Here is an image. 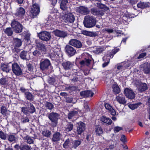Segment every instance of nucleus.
Listing matches in <instances>:
<instances>
[{
    "mask_svg": "<svg viewBox=\"0 0 150 150\" xmlns=\"http://www.w3.org/2000/svg\"><path fill=\"white\" fill-rule=\"evenodd\" d=\"M83 23L86 28H90L94 26L96 24V21L93 16L87 15L84 18Z\"/></svg>",
    "mask_w": 150,
    "mask_h": 150,
    "instance_id": "obj_1",
    "label": "nucleus"
},
{
    "mask_svg": "<svg viewBox=\"0 0 150 150\" xmlns=\"http://www.w3.org/2000/svg\"><path fill=\"white\" fill-rule=\"evenodd\" d=\"M40 12V7L37 4H33L30 11L29 15L31 18H34L38 15Z\"/></svg>",
    "mask_w": 150,
    "mask_h": 150,
    "instance_id": "obj_2",
    "label": "nucleus"
},
{
    "mask_svg": "<svg viewBox=\"0 0 150 150\" xmlns=\"http://www.w3.org/2000/svg\"><path fill=\"white\" fill-rule=\"evenodd\" d=\"M11 25L14 31L16 33H21L24 28L23 26L18 22L15 20L12 21Z\"/></svg>",
    "mask_w": 150,
    "mask_h": 150,
    "instance_id": "obj_3",
    "label": "nucleus"
},
{
    "mask_svg": "<svg viewBox=\"0 0 150 150\" xmlns=\"http://www.w3.org/2000/svg\"><path fill=\"white\" fill-rule=\"evenodd\" d=\"M59 116V114L58 113L52 112L48 114V117L49 119L52 123V125L56 126L58 123V120Z\"/></svg>",
    "mask_w": 150,
    "mask_h": 150,
    "instance_id": "obj_4",
    "label": "nucleus"
},
{
    "mask_svg": "<svg viewBox=\"0 0 150 150\" xmlns=\"http://www.w3.org/2000/svg\"><path fill=\"white\" fill-rule=\"evenodd\" d=\"M38 36L40 39L45 41L50 40L51 38L50 33L45 31L40 32L38 34Z\"/></svg>",
    "mask_w": 150,
    "mask_h": 150,
    "instance_id": "obj_5",
    "label": "nucleus"
},
{
    "mask_svg": "<svg viewBox=\"0 0 150 150\" xmlns=\"http://www.w3.org/2000/svg\"><path fill=\"white\" fill-rule=\"evenodd\" d=\"M51 65L50 60L47 59H42L40 63V68L42 71H46Z\"/></svg>",
    "mask_w": 150,
    "mask_h": 150,
    "instance_id": "obj_6",
    "label": "nucleus"
},
{
    "mask_svg": "<svg viewBox=\"0 0 150 150\" xmlns=\"http://www.w3.org/2000/svg\"><path fill=\"white\" fill-rule=\"evenodd\" d=\"M12 67V71L16 75L18 76L22 74V71L21 68L17 63H13Z\"/></svg>",
    "mask_w": 150,
    "mask_h": 150,
    "instance_id": "obj_7",
    "label": "nucleus"
},
{
    "mask_svg": "<svg viewBox=\"0 0 150 150\" xmlns=\"http://www.w3.org/2000/svg\"><path fill=\"white\" fill-rule=\"evenodd\" d=\"M65 50L67 54L70 57L74 55L76 53V50L69 45H66L65 48Z\"/></svg>",
    "mask_w": 150,
    "mask_h": 150,
    "instance_id": "obj_8",
    "label": "nucleus"
},
{
    "mask_svg": "<svg viewBox=\"0 0 150 150\" xmlns=\"http://www.w3.org/2000/svg\"><path fill=\"white\" fill-rule=\"evenodd\" d=\"M64 22L68 23H72L75 20L74 15L71 13H68L65 14L63 18Z\"/></svg>",
    "mask_w": 150,
    "mask_h": 150,
    "instance_id": "obj_9",
    "label": "nucleus"
},
{
    "mask_svg": "<svg viewBox=\"0 0 150 150\" xmlns=\"http://www.w3.org/2000/svg\"><path fill=\"white\" fill-rule=\"evenodd\" d=\"M76 9L77 12L83 15L88 14L90 12L88 8L83 6L77 7Z\"/></svg>",
    "mask_w": 150,
    "mask_h": 150,
    "instance_id": "obj_10",
    "label": "nucleus"
},
{
    "mask_svg": "<svg viewBox=\"0 0 150 150\" xmlns=\"http://www.w3.org/2000/svg\"><path fill=\"white\" fill-rule=\"evenodd\" d=\"M35 48L41 51L42 53H45L46 51V46L38 41H36Z\"/></svg>",
    "mask_w": 150,
    "mask_h": 150,
    "instance_id": "obj_11",
    "label": "nucleus"
},
{
    "mask_svg": "<svg viewBox=\"0 0 150 150\" xmlns=\"http://www.w3.org/2000/svg\"><path fill=\"white\" fill-rule=\"evenodd\" d=\"M69 44L77 48H81L82 46L81 43L80 41L74 39L70 40L69 42Z\"/></svg>",
    "mask_w": 150,
    "mask_h": 150,
    "instance_id": "obj_12",
    "label": "nucleus"
},
{
    "mask_svg": "<svg viewBox=\"0 0 150 150\" xmlns=\"http://www.w3.org/2000/svg\"><path fill=\"white\" fill-rule=\"evenodd\" d=\"M124 93L127 98L131 99H133L135 98V93L133 91L128 88L125 89L124 91Z\"/></svg>",
    "mask_w": 150,
    "mask_h": 150,
    "instance_id": "obj_13",
    "label": "nucleus"
},
{
    "mask_svg": "<svg viewBox=\"0 0 150 150\" xmlns=\"http://www.w3.org/2000/svg\"><path fill=\"white\" fill-rule=\"evenodd\" d=\"M140 69L146 74H150V65L146 62L141 65Z\"/></svg>",
    "mask_w": 150,
    "mask_h": 150,
    "instance_id": "obj_14",
    "label": "nucleus"
},
{
    "mask_svg": "<svg viewBox=\"0 0 150 150\" xmlns=\"http://www.w3.org/2000/svg\"><path fill=\"white\" fill-rule=\"evenodd\" d=\"M85 129V124L81 122H80L78 123V126L77 127L76 132L78 134H81Z\"/></svg>",
    "mask_w": 150,
    "mask_h": 150,
    "instance_id": "obj_15",
    "label": "nucleus"
},
{
    "mask_svg": "<svg viewBox=\"0 0 150 150\" xmlns=\"http://www.w3.org/2000/svg\"><path fill=\"white\" fill-rule=\"evenodd\" d=\"M115 99L120 104L124 105L126 103L127 100L123 94H120L116 97Z\"/></svg>",
    "mask_w": 150,
    "mask_h": 150,
    "instance_id": "obj_16",
    "label": "nucleus"
},
{
    "mask_svg": "<svg viewBox=\"0 0 150 150\" xmlns=\"http://www.w3.org/2000/svg\"><path fill=\"white\" fill-rule=\"evenodd\" d=\"M54 34L56 36L64 38L67 35V33L64 31L56 30L54 32Z\"/></svg>",
    "mask_w": 150,
    "mask_h": 150,
    "instance_id": "obj_17",
    "label": "nucleus"
},
{
    "mask_svg": "<svg viewBox=\"0 0 150 150\" xmlns=\"http://www.w3.org/2000/svg\"><path fill=\"white\" fill-rule=\"evenodd\" d=\"M25 10L24 8L20 7L17 9L16 15V16L22 18L25 15Z\"/></svg>",
    "mask_w": 150,
    "mask_h": 150,
    "instance_id": "obj_18",
    "label": "nucleus"
},
{
    "mask_svg": "<svg viewBox=\"0 0 150 150\" xmlns=\"http://www.w3.org/2000/svg\"><path fill=\"white\" fill-rule=\"evenodd\" d=\"M117 69L120 71H122L129 66L127 63H122L117 64Z\"/></svg>",
    "mask_w": 150,
    "mask_h": 150,
    "instance_id": "obj_19",
    "label": "nucleus"
},
{
    "mask_svg": "<svg viewBox=\"0 0 150 150\" xmlns=\"http://www.w3.org/2000/svg\"><path fill=\"white\" fill-rule=\"evenodd\" d=\"M28 107L29 113L32 114L35 112L36 110L35 109L33 104L30 102L27 101L24 103Z\"/></svg>",
    "mask_w": 150,
    "mask_h": 150,
    "instance_id": "obj_20",
    "label": "nucleus"
},
{
    "mask_svg": "<svg viewBox=\"0 0 150 150\" xmlns=\"http://www.w3.org/2000/svg\"><path fill=\"white\" fill-rule=\"evenodd\" d=\"M62 65L65 70L70 69L74 65V63L69 61L64 62L62 63Z\"/></svg>",
    "mask_w": 150,
    "mask_h": 150,
    "instance_id": "obj_21",
    "label": "nucleus"
},
{
    "mask_svg": "<svg viewBox=\"0 0 150 150\" xmlns=\"http://www.w3.org/2000/svg\"><path fill=\"white\" fill-rule=\"evenodd\" d=\"M93 94L94 93L90 91H83L80 93L81 96L84 97H87L90 96L92 97L93 96Z\"/></svg>",
    "mask_w": 150,
    "mask_h": 150,
    "instance_id": "obj_22",
    "label": "nucleus"
},
{
    "mask_svg": "<svg viewBox=\"0 0 150 150\" xmlns=\"http://www.w3.org/2000/svg\"><path fill=\"white\" fill-rule=\"evenodd\" d=\"M101 121L107 125H111L112 122V120L110 118L105 116H103L101 117Z\"/></svg>",
    "mask_w": 150,
    "mask_h": 150,
    "instance_id": "obj_23",
    "label": "nucleus"
},
{
    "mask_svg": "<svg viewBox=\"0 0 150 150\" xmlns=\"http://www.w3.org/2000/svg\"><path fill=\"white\" fill-rule=\"evenodd\" d=\"M61 134L59 132H57L54 134L52 138V141L54 142L59 141L61 137Z\"/></svg>",
    "mask_w": 150,
    "mask_h": 150,
    "instance_id": "obj_24",
    "label": "nucleus"
},
{
    "mask_svg": "<svg viewBox=\"0 0 150 150\" xmlns=\"http://www.w3.org/2000/svg\"><path fill=\"white\" fill-rule=\"evenodd\" d=\"M61 8L63 10H65L67 8V4L68 3L67 0H60Z\"/></svg>",
    "mask_w": 150,
    "mask_h": 150,
    "instance_id": "obj_25",
    "label": "nucleus"
},
{
    "mask_svg": "<svg viewBox=\"0 0 150 150\" xmlns=\"http://www.w3.org/2000/svg\"><path fill=\"white\" fill-rule=\"evenodd\" d=\"M138 88L139 91L142 92L147 90L148 87L146 83H139Z\"/></svg>",
    "mask_w": 150,
    "mask_h": 150,
    "instance_id": "obj_26",
    "label": "nucleus"
},
{
    "mask_svg": "<svg viewBox=\"0 0 150 150\" xmlns=\"http://www.w3.org/2000/svg\"><path fill=\"white\" fill-rule=\"evenodd\" d=\"M92 60L88 59H85L80 62V64L82 66H89L91 63Z\"/></svg>",
    "mask_w": 150,
    "mask_h": 150,
    "instance_id": "obj_27",
    "label": "nucleus"
},
{
    "mask_svg": "<svg viewBox=\"0 0 150 150\" xmlns=\"http://www.w3.org/2000/svg\"><path fill=\"white\" fill-rule=\"evenodd\" d=\"M149 4L148 2H140L137 4V6L138 8H144L149 7Z\"/></svg>",
    "mask_w": 150,
    "mask_h": 150,
    "instance_id": "obj_28",
    "label": "nucleus"
},
{
    "mask_svg": "<svg viewBox=\"0 0 150 150\" xmlns=\"http://www.w3.org/2000/svg\"><path fill=\"white\" fill-rule=\"evenodd\" d=\"M95 132L96 135L98 136L101 135L103 133V130L100 125L96 126L95 128Z\"/></svg>",
    "mask_w": 150,
    "mask_h": 150,
    "instance_id": "obj_29",
    "label": "nucleus"
},
{
    "mask_svg": "<svg viewBox=\"0 0 150 150\" xmlns=\"http://www.w3.org/2000/svg\"><path fill=\"white\" fill-rule=\"evenodd\" d=\"M81 144V140L78 139L74 140L72 142V147L75 149H76L77 147L80 145Z\"/></svg>",
    "mask_w": 150,
    "mask_h": 150,
    "instance_id": "obj_30",
    "label": "nucleus"
},
{
    "mask_svg": "<svg viewBox=\"0 0 150 150\" xmlns=\"http://www.w3.org/2000/svg\"><path fill=\"white\" fill-rule=\"evenodd\" d=\"M13 41L15 47H18L21 46L22 42L21 39L17 38H13Z\"/></svg>",
    "mask_w": 150,
    "mask_h": 150,
    "instance_id": "obj_31",
    "label": "nucleus"
},
{
    "mask_svg": "<svg viewBox=\"0 0 150 150\" xmlns=\"http://www.w3.org/2000/svg\"><path fill=\"white\" fill-rule=\"evenodd\" d=\"M24 96L27 99L30 101H33L34 99V96L29 91L25 94Z\"/></svg>",
    "mask_w": 150,
    "mask_h": 150,
    "instance_id": "obj_32",
    "label": "nucleus"
},
{
    "mask_svg": "<svg viewBox=\"0 0 150 150\" xmlns=\"http://www.w3.org/2000/svg\"><path fill=\"white\" fill-rule=\"evenodd\" d=\"M20 57L23 60L28 59V56L27 52L25 50L22 51L20 54Z\"/></svg>",
    "mask_w": 150,
    "mask_h": 150,
    "instance_id": "obj_33",
    "label": "nucleus"
},
{
    "mask_svg": "<svg viewBox=\"0 0 150 150\" xmlns=\"http://www.w3.org/2000/svg\"><path fill=\"white\" fill-rule=\"evenodd\" d=\"M42 134L44 137H50L51 134V131L47 129H44L42 131Z\"/></svg>",
    "mask_w": 150,
    "mask_h": 150,
    "instance_id": "obj_34",
    "label": "nucleus"
},
{
    "mask_svg": "<svg viewBox=\"0 0 150 150\" xmlns=\"http://www.w3.org/2000/svg\"><path fill=\"white\" fill-rule=\"evenodd\" d=\"M1 68L3 71L7 73L9 72L10 70V68L7 64H1Z\"/></svg>",
    "mask_w": 150,
    "mask_h": 150,
    "instance_id": "obj_35",
    "label": "nucleus"
},
{
    "mask_svg": "<svg viewBox=\"0 0 150 150\" xmlns=\"http://www.w3.org/2000/svg\"><path fill=\"white\" fill-rule=\"evenodd\" d=\"M77 114L78 112L77 111L74 110L71 111L69 112L68 115V118L69 119H71Z\"/></svg>",
    "mask_w": 150,
    "mask_h": 150,
    "instance_id": "obj_36",
    "label": "nucleus"
},
{
    "mask_svg": "<svg viewBox=\"0 0 150 150\" xmlns=\"http://www.w3.org/2000/svg\"><path fill=\"white\" fill-rule=\"evenodd\" d=\"M73 125L71 123L68 122L65 127V131L67 132L71 131L73 128Z\"/></svg>",
    "mask_w": 150,
    "mask_h": 150,
    "instance_id": "obj_37",
    "label": "nucleus"
},
{
    "mask_svg": "<svg viewBox=\"0 0 150 150\" xmlns=\"http://www.w3.org/2000/svg\"><path fill=\"white\" fill-rule=\"evenodd\" d=\"M4 33L8 36H11L13 34V31L11 28H7L4 31Z\"/></svg>",
    "mask_w": 150,
    "mask_h": 150,
    "instance_id": "obj_38",
    "label": "nucleus"
},
{
    "mask_svg": "<svg viewBox=\"0 0 150 150\" xmlns=\"http://www.w3.org/2000/svg\"><path fill=\"white\" fill-rule=\"evenodd\" d=\"M105 50V48L104 47H98L96 48L93 52L96 54H99L102 53Z\"/></svg>",
    "mask_w": 150,
    "mask_h": 150,
    "instance_id": "obj_39",
    "label": "nucleus"
},
{
    "mask_svg": "<svg viewBox=\"0 0 150 150\" xmlns=\"http://www.w3.org/2000/svg\"><path fill=\"white\" fill-rule=\"evenodd\" d=\"M33 138V137L27 136L25 137V139L26 140L27 143L30 144H34V141Z\"/></svg>",
    "mask_w": 150,
    "mask_h": 150,
    "instance_id": "obj_40",
    "label": "nucleus"
},
{
    "mask_svg": "<svg viewBox=\"0 0 150 150\" xmlns=\"http://www.w3.org/2000/svg\"><path fill=\"white\" fill-rule=\"evenodd\" d=\"M113 91L115 93H119L120 91V89L118 86L116 84H114L112 87Z\"/></svg>",
    "mask_w": 150,
    "mask_h": 150,
    "instance_id": "obj_41",
    "label": "nucleus"
},
{
    "mask_svg": "<svg viewBox=\"0 0 150 150\" xmlns=\"http://www.w3.org/2000/svg\"><path fill=\"white\" fill-rule=\"evenodd\" d=\"M8 78H2L0 79V84L1 85H8Z\"/></svg>",
    "mask_w": 150,
    "mask_h": 150,
    "instance_id": "obj_42",
    "label": "nucleus"
},
{
    "mask_svg": "<svg viewBox=\"0 0 150 150\" xmlns=\"http://www.w3.org/2000/svg\"><path fill=\"white\" fill-rule=\"evenodd\" d=\"M43 53L41 52V51H40L38 49H37L36 48H35V50L34 52H33V55L36 57H38L41 56Z\"/></svg>",
    "mask_w": 150,
    "mask_h": 150,
    "instance_id": "obj_43",
    "label": "nucleus"
},
{
    "mask_svg": "<svg viewBox=\"0 0 150 150\" xmlns=\"http://www.w3.org/2000/svg\"><path fill=\"white\" fill-rule=\"evenodd\" d=\"M141 103H137L135 104H130L128 105L129 108L132 110H134L139 106V105Z\"/></svg>",
    "mask_w": 150,
    "mask_h": 150,
    "instance_id": "obj_44",
    "label": "nucleus"
},
{
    "mask_svg": "<svg viewBox=\"0 0 150 150\" xmlns=\"http://www.w3.org/2000/svg\"><path fill=\"white\" fill-rule=\"evenodd\" d=\"M52 51L53 52L51 51L49 53V54H50V58L52 60H54L55 59L56 55L57 54V53L56 51H55V50H52Z\"/></svg>",
    "mask_w": 150,
    "mask_h": 150,
    "instance_id": "obj_45",
    "label": "nucleus"
},
{
    "mask_svg": "<svg viewBox=\"0 0 150 150\" xmlns=\"http://www.w3.org/2000/svg\"><path fill=\"white\" fill-rule=\"evenodd\" d=\"M45 107L49 110H52L54 108V105L51 103L47 102L45 105Z\"/></svg>",
    "mask_w": 150,
    "mask_h": 150,
    "instance_id": "obj_46",
    "label": "nucleus"
},
{
    "mask_svg": "<svg viewBox=\"0 0 150 150\" xmlns=\"http://www.w3.org/2000/svg\"><path fill=\"white\" fill-rule=\"evenodd\" d=\"M8 140L10 142L15 141L16 138L15 136L12 134L8 135Z\"/></svg>",
    "mask_w": 150,
    "mask_h": 150,
    "instance_id": "obj_47",
    "label": "nucleus"
},
{
    "mask_svg": "<svg viewBox=\"0 0 150 150\" xmlns=\"http://www.w3.org/2000/svg\"><path fill=\"white\" fill-rule=\"evenodd\" d=\"M29 121V118L26 116L23 115L21 118V122L23 123L28 122Z\"/></svg>",
    "mask_w": 150,
    "mask_h": 150,
    "instance_id": "obj_48",
    "label": "nucleus"
},
{
    "mask_svg": "<svg viewBox=\"0 0 150 150\" xmlns=\"http://www.w3.org/2000/svg\"><path fill=\"white\" fill-rule=\"evenodd\" d=\"M30 147L26 144H21V150H30Z\"/></svg>",
    "mask_w": 150,
    "mask_h": 150,
    "instance_id": "obj_49",
    "label": "nucleus"
},
{
    "mask_svg": "<svg viewBox=\"0 0 150 150\" xmlns=\"http://www.w3.org/2000/svg\"><path fill=\"white\" fill-rule=\"evenodd\" d=\"M71 141V140L69 139H66L63 144L64 148L65 149L67 148L69 144L70 143Z\"/></svg>",
    "mask_w": 150,
    "mask_h": 150,
    "instance_id": "obj_50",
    "label": "nucleus"
},
{
    "mask_svg": "<svg viewBox=\"0 0 150 150\" xmlns=\"http://www.w3.org/2000/svg\"><path fill=\"white\" fill-rule=\"evenodd\" d=\"M6 138V134L4 133L2 131H0V138L3 140H5Z\"/></svg>",
    "mask_w": 150,
    "mask_h": 150,
    "instance_id": "obj_51",
    "label": "nucleus"
},
{
    "mask_svg": "<svg viewBox=\"0 0 150 150\" xmlns=\"http://www.w3.org/2000/svg\"><path fill=\"white\" fill-rule=\"evenodd\" d=\"M21 111L25 114L27 115L29 113L28 107H23L21 108Z\"/></svg>",
    "mask_w": 150,
    "mask_h": 150,
    "instance_id": "obj_52",
    "label": "nucleus"
},
{
    "mask_svg": "<svg viewBox=\"0 0 150 150\" xmlns=\"http://www.w3.org/2000/svg\"><path fill=\"white\" fill-rule=\"evenodd\" d=\"M119 49L118 48L112 50L110 52V54L109 55L110 57L112 58L114 55L117 52L119 51Z\"/></svg>",
    "mask_w": 150,
    "mask_h": 150,
    "instance_id": "obj_53",
    "label": "nucleus"
},
{
    "mask_svg": "<svg viewBox=\"0 0 150 150\" xmlns=\"http://www.w3.org/2000/svg\"><path fill=\"white\" fill-rule=\"evenodd\" d=\"M48 83L51 84H53L55 82V79L54 78L49 77L47 79Z\"/></svg>",
    "mask_w": 150,
    "mask_h": 150,
    "instance_id": "obj_54",
    "label": "nucleus"
},
{
    "mask_svg": "<svg viewBox=\"0 0 150 150\" xmlns=\"http://www.w3.org/2000/svg\"><path fill=\"white\" fill-rule=\"evenodd\" d=\"M98 9L95 8H93L91 10V13L94 15H98Z\"/></svg>",
    "mask_w": 150,
    "mask_h": 150,
    "instance_id": "obj_55",
    "label": "nucleus"
},
{
    "mask_svg": "<svg viewBox=\"0 0 150 150\" xmlns=\"http://www.w3.org/2000/svg\"><path fill=\"white\" fill-rule=\"evenodd\" d=\"M83 106L84 109L85 110V112H88V111H89L90 110L89 108L88 105L87 103V102H84V105H83Z\"/></svg>",
    "mask_w": 150,
    "mask_h": 150,
    "instance_id": "obj_56",
    "label": "nucleus"
},
{
    "mask_svg": "<svg viewBox=\"0 0 150 150\" xmlns=\"http://www.w3.org/2000/svg\"><path fill=\"white\" fill-rule=\"evenodd\" d=\"M49 19L50 20H53L56 19V17L54 13H51L48 17Z\"/></svg>",
    "mask_w": 150,
    "mask_h": 150,
    "instance_id": "obj_57",
    "label": "nucleus"
},
{
    "mask_svg": "<svg viewBox=\"0 0 150 150\" xmlns=\"http://www.w3.org/2000/svg\"><path fill=\"white\" fill-rule=\"evenodd\" d=\"M123 129L122 127L118 126L115 127L114 129V132L115 133L118 132L120 131L121 130Z\"/></svg>",
    "mask_w": 150,
    "mask_h": 150,
    "instance_id": "obj_58",
    "label": "nucleus"
},
{
    "mask_svg": "<svg viewBox=\"0 0 150 150\" xmlns=\"http://www.w3.org/2000/svg\"><path fill=\"white\" fill-rule=\"evenodd\" d=\"M71 80L72 82L74 83L77 82L78 81H80V79L79 77L75 76Z\"/></svg>",
    "mask_w": 150,
    "mask_h": 150,
    "instance_id": "obj_59",
    "label": "nucleus"
},
{
    "mask_svg": "<svg viewBox=\"0 0 150 150\" xmlns=\"http://www.w3.org/2000/svg\"><path fill=\"white\" fill-rule=\"evenodd\" d=\"M7 111V109L4 106H2L1 109V113L4 115L5 114Z\"/></svg>",
    "mask_w": 150,
    "mask_h": 150,
    "instance_id": "obj_60",
    "label": "nucleus"
},
{
    "mask_svg": "<svg viewBox=\"0 0 150 150\" xmlns=\"http://www.w3.org/2000/svg\"><path fill=\"white\" fill-rule=\"evenodd\" d=\"M120 140L123 143L126 142H127L126 137L123 134L121 135Z\"/></svg>",
    "mask_w": 150,
    "mask_h": 150,
    "instance_id": "obj_61",
    "label": "nucleus"
},
{
    "mask_svg": "<svg viewBox=\"0 0 150 150\" xmlns=\"http://www.w3.org/2000/svg\"><path fill=\"white\" fill-rule=\"evenodd\" d=\"M20 90L22 93H24V95L28 91L27 89L23 87H21L20 88Z\"/></svg>",
    "mask_w": 150,
    "mask_h": 150,
    "instance_id": "obj_62",
    "label": "nucleus"
},
{
    "mask_svg": "<svg viewBox=\"0 0 150 150\" xmlns=\"http://www.w3.org/2000/svg\"><path fill=\"white\" fill-rule=\"evenodd\" d=\"M105 108L108 110V111L109 110H110L111 108H112L111 105L108 103H106L105 104Z\"/></svg>",
    "mask_w": 150,
    "mask_h": 150,
    "instance_id": "obj_63",
    "label": "nucleus"
},
{
    "mask_svg": "<svg viewBox=\"0 0 150 150\" xmlns=\"http://www.w3.org/2000/svg\"><path fill=\"white\" fill-rule=\"evenodd\" d=\"M96 4L97 6L99 8H101L103 9L104 8L105 6L100 3H97Z\"/></svg>",
    "mask_w": 150,
    "mask_h": 150,
    "instance_id": "obj_64",
    "label": "nucleus"
}]
</instances>
